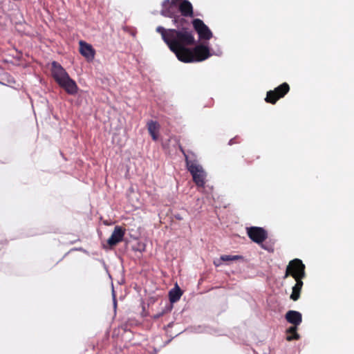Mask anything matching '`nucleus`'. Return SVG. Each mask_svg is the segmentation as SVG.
<instances>
[{"label":"nucleus","instance_id":"obj_20","mask_svg":"<svg viewBox=\"0 0 354 354\" xmlns=\"http://www.w3.org/2000/svg\"><path fill=\"white\" fill-rule=\"evenodd\" d=\"M162 6V8H169L171 6L170 1L169 0H164Z\"/></svg>","mask_w":354,"mask_h":354},{"label":"nucleus","instance_id":"obj_1","mask_svg":"<svg viewBox=\"0 0 354 354\" xmlns=\"http://www.w3.org/2000/svg\"><path fill=\"white\" fill-rule=\"evenodd\" d=\"M156 32L160 34L164 42L179 60L185 53H189L188 46L195 44L192 31L186 28L166 29L162 26H158Z\"/></svg>","mask_w":354,"mask_h":354},{"label":"nucleus","instance_id":"obj_26","mask_svg":"<svg viewBox=\"0 0 354 354\" xmlns=\"http://www.w3.org/2000/svg\"><path fill=\"white\" fill-rule=\"evenodd\" d=\"M252 161H253V160H249V161H248V162H249V163H251Z\"/></svg>","mask_w":354,"mask_h":354},{"label":"nucleus","instance_id":"obj_4","mask_svg":"<svg viewBox=\"0 0 354 354\" xmlns=\"http://www.w3.org/2000/svg\"><path fill=\"white\" fill-rule=\"evenodd\" d=\"M306 266L299 259L291 260L286 267L284 279L289 276L292 277L295 280H303L306 276Z\"/></svg>","mask_w":354,"mask_h":354},{"label":"nucleus","instance_id":"obj_10","mask_svg":"<svg viewBox=\"0 0 354 354\" xmlns=\"http://www.w3.org/2000/svg\"><path fill=\"white\" fill-rule=\"evenodd\" d=\"M79 44L80 54L84 57L87 61H93L95 55V50L93 46L84 41H80Z\"/></svg>","mask_w":354,"mask_h":354},{"label":"nucleus","instance_id":"obj_6","mask_svg":"<svg viewBox=\"0 0 354 354\" xmlns=\"http://www.w3.org/2000/svg\"><path fill=\"white\" fill-rule=\"evenodd\" d=\"M289 91L290 86L288 84L284 82L274 90L268 91L265 100L268 103L274 104L279 99L283 97Z\"/></svg>","mask_w":354,"mask_h":354},{"label":"nucleus","instance_id":"obj_3","mask_svg":"<svg viewBox=\"0 0 354 354\" xmlns=\"http://www.w3.org/2000/svg\"><path fill=\"white\" fill-rule=\"evenodd\" d=\"M189 53H185L180 61L185 63L202 62L210 57L209 48L200 44L193 48H188Z\"/></svg>","mask_w":354,"mask_h":354},{"label":"nucleus","instance_id":"obj_8","mask_svg":"<svg viewBox=\"0 0 354 354\" xmlns=\"http://www.w3.org/2000/svg\"><path fill=\"white\" fill-rule=\"evenodd\" d=\"M192 24L200 39L209 40L212 37V31L201 19H194Z\"/></svg>","mask_w":354,"mask_h":354},{"label":"nucleus","instance_id":"obj_13","mask_svg":"<svg viewBox=\"0 0 354 354\" xmlns=\"http://www.w3.org/2000/svg\"><path fill=\"white\" fill-rule=\"evenodd\" d=\"M160 128V126L156 121L150 120L147 122L148 131L154 141H157L158 139Z\"/></svg>","mask_w":354,"mask_h":354},{"label":"nucleus","instance_id":"obj_21","mask_svg":"<svg viewBox=\"0 0 354 354\" xmlns=\"http://www.w3.org/2000/svg\"><path fill=\"white\" fill-rule=\"evenodd\" d=\"M164 314H165V311L163 310V311H162L161 313H158V314H156V315H153V318H155V319H158V318H160L161 316H162Z\"/></svg>","mask_w":354,"mask_h":354},{"label":"nucleus","instance_id":"obj_24","mask_svg":"<svg viewBox=\"0 0 354 354\" xmlns=\"http://www.w3.org/2000/svg\"><path fill=\"white\" fill-rule=\"evenodd\" d=\"M175 217H176L177 219H178V220H181V219H183V218H182L179 214L176 215V216H175Z\"/></svg>","mask_w":354,"mask_h":354},{"label":"nucleus","instance_id":"obj_9","mask_svg":"<svg viewBox=\"0 0 354 354\" xmlns=\"http://www.w3.org/2000/svg\"><path fill=\"white\" fill-rule=\"evenodd\" d=\"M125 231L120 226L115 227L111 236L107 240V244L110 248L115 246L121 242L124 236Z\"/></svg>","mask_w":354,"mask_h":354},{"label":"nucleus","instance_id":"obj_25","mask_svg":"<svg viewBox=\"0 0 354 354\" xmlns=\"http://www.w3.org/2000/svg\"><path fill=\"white\" fill-rule=\"evenodd\" d=\"M234 143V139H231L229 142V145H232Z\"/></svg>","mask_w":354,"mask_h":354},{"label":"nucleus","instance_id":"obj_2","mask_svg":"<svg viewBox=\"0 0 354 354\" xmlns=\"http://www.w3.org/2000/svg\"><path fill=\"white\" fill-rule=\"evenodd\" d=\"M51 74L55 82L69 95H75L78 87L60 64L54 61L51 64Z\"/></svg>","mask_w":354,"mask_h":354},{"label":"nucleus","instance_id":"obj_22","mask_svg":"<svg viewBox=\"0 0 354 354\" xmlns=\"http://www.w3.org/2000/svg\"><path fill=\"white\" fill-rule=\"evenodd\" d=\"M180 150L181 151V152L183 153V154L185 156V160H186V161H187V160H188V157H187V156L186 155V153H185V152L184 149H183V147H180Z\"/></svg>","mask_w":354,"mask_h":354},{"label":"nucleus","instance_id":"obj_23","mask_svg":"<svg viewBox=\"0 0 354 354\" xmlns=\"http://www.w3.org/2000/svg\"><path fill=\"white\" fill-rule=\"evenodd\" d=\"M214 264L215 266L218 267V266H220L221 265V262H218V261H214Z\"/></svg>","mask_w":354,"mask_h":354},{"label":"nucleus","instance_id":"obj_17","mask_svg":"<svg viewBox=\"0 0 354 354\" xmlns=\"http://www.w3.org/2000/svg\"><path fill=\"white\" fill-rule=\"evenodd\" d=\"M243 257L240 255H221L220 260L222 261H237L242 259Z\"/></svg>","mask_w":354,"mask_h":354},{"label":"nucleus","instance_id":"obj_16","mask_svg":"<svg viewBox=\"0 0 354 354\" xmlns=\"http://www.w3.org/2000/svg\"><path fill=\"white\" fill-rule=\"evenodd\" d=\"M297 327L298 326H292L286 330V333L290 334L286 337L287 341L298 340L300 338V335L297 333Z\"/></svg>","mask_w":354,"mask_h":354},{"label":"nucleus","instance_id":"obj_19","mask_svg":"<svg viewBox=\"0 0 354 354\" xmlns=\"http://www.w3.org/2000/svg\"><path fill=\"white\" fill-rule=\"evenodd\" d=\"M161 15L164 17L172 18L174 14L170 10V7L167 8H162L161 10Z\"/></svg>","mask_w":354,"mask_h":354},{"label":"nucleus","instance_id":"obj_18","mask_svg":"<svg viewBox=\"0 0 354 354\" xmlns=\"http://www.w3.org/2000/svg\"><path fill=\"white\" fill-rule=\"evenodd\" d=\"M173 18V22L178 28H179L180 26H183L184 23L186 21L185 19L179 15H174Z\"/></svg>","mask_w":354,"mask_h":354},{"label":"nucleus","instance_id":"obj_14","mask_svg":"<svg viewBox=\"0 0 354 354\" xmlns=\"http://www.w3.org/2000/svg\"><path fill=\"white\" fill-rule=\"evenodd\" d=\"M295 281L296 283L292 287V293L290 296V298L295 301L299 299L301 288L304 285L302 280H295Z\"/></svg>","mask_w":354,"mask_h":354},{"label":"nucleus","instance_id":"obj_15","mask_svg":"<svg viewBox=\"0 0 354 354\" xmlns=\"http://www.w3.org/2000/svg\"><path fill=\"white\" fill-rule=\"evenodd\" d=\"M183 295V292L180 288L176 285L172 288L169 292V301L171 303L178 301Z\"/></svg>","mask_w":354,"mask_h":354},{"label":"nucleus","instance_id":"obj_12","mask_svg":"<svg viewBox=\"0 0 354 354\" xmlns=\"http://www.w3.org/2000/svg\"><path fill=\"white\" fill-rule=\"evenodd\" d=\"M179 10L183 17H192L194 16L193 7L187 0H183L179 5Z\"/></svg>","mask_w":354,"mask_h":354},{"label":"nucleus","instance_id":"obj_7","mask_svg":"<svg viewBox=\"0 0 354 354\" xmlns=\"http://www.w3.org/2000/svg\"><path fill=\"white\" fill-rule=\"evenodd\" d=\"M248 237L254 243L261 245V248L268 250L263 242L268 238L267 231L261 227H250L246 228Z\"/></svg>","mask_w":354,"mask_h":354},{"label":"nucleus","instance_id":"obj_11","mask_svg":"<svg viewBox=\"0 0 354 354\" xmlns=\"http://www.w3.org/2000/svg\"><path fill=\"white\" fill-rule=\"evenodd\" d=\"M285 318L286 321L292 324V326H298L302 322L301 314L296 310H288L285 315Z\"/></svg>","mask_w":354,"mask_h":354},{"label":"nucleus","instance_id":"obj_5","mask_svg":"<svg viewBox=\"0 0 354 354\" xmlns=\"http://www.w3.org/2000/svg\"><path fill=\"white\" fill-rule=\"evenodd\" d=\"M187 167L195 184L198 187H203L205 184L206 173L203 167L196 162L189 160H187Z\"/></svg>","mask_w":354,"mask_h":354}]
</instances>
